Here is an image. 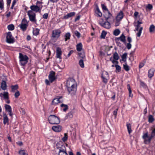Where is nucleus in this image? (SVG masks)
<instances>
[{
  "mask_svg": "<svg viewBox=\"0 0 155 155\" xmlns=\"http://www.w3.org/2000/svg\"><path fill=\"white\" fill-rule=\"evenodd\" d=\"M143 23L142 22H139V21H137L136 22V28H140L141 27H141L140 24Z\"/></svg>",
  "mask_w": 155,
  "mask_h": 155,
  "instance_id": "nucleus-49",
  "label": "nucleus"
},
{
  "mask_svg": "<svg viewBox=\"0 0 155 155\" xmlns=\"http://www.w3.org/2000/svg\"><path fill=\"white\" fill-rule=\"evenodd\" d=\"M16 143L18 145L20 146H22L23 144L22 142L21 141H19L16 142Z\"/></svg>",
  "mask_w": 155,
  "mask_h": 155,
  "instance_id": "nucleus-63",
  "label": "nucleus"
},
{
  "mask_svg": "<svg viewBox=\"0 0 155 155\" xmlns=\"http://www.w3.org/2000/svg\"><path fill=\"white\" fill-rule=\"evenodd\" d=\"M138 12H136V20L137 21H139V22H142V20L143 18V15L141 14L138 15Z\"/></svg>",
  "mask_w": 155,
  "mask_h": 155,
  "instance_id": "nucleus-21",
  "label": "nucleus"
},
{
  "mask_svg": "<svg viewBox=\"0 0 155 155\" xmlns=\"http://www.w3.org/2000/svg\"><path fill=\"white\" fill-rule=\"evenodd\" d=\"M28 26V23H21L20 25L21 28L24 31L26 29Z\"/></svg>",
  "mask_w": 155,
  "mask_h": 155,
  "instance_id": "nucleus-23",
  "label": "nucleus"
},
{
  "mask_svg": "<svg viewBox=\"0 0 155 155\" xmlns=\"http://www.w3.org/2000/svg\"><path fill=\"white\" fill-rule=\"evenodd\" d=\"M155 31V26L152 25H151L149 28V31L151 33H153Z\"/></svg>",
  "mask_w": 155,
  "mask_h": 155,
  "instance_id": "nucleus-33",
  "label": "nucleus"
},
{
  "mask_svg": "<svg viewBox=\"0 0 155 155\" xmlns=\"http://www.w3.org/2000/svg\"><path fill=\"white\" fill-rule=\"evenodd\" d=\"M115 67L116 68L115 71L116 73L120 72L121 70V68L120 66L118 65L115 64Z\"/></svg>",
  "mask_w": 155,
  "mask_h": 155,
  "instance_id": "nucleus-36",
  "label": "nucleus"
},
{
  "mask_svg": "<svg viewBox=\"0 0 155 155\" xmlns=\"http://www.w3.org/2000/svg\"><path fill=\"white\" fill-rule=\"evenodd\" d=\"M0 96L1 97H3L5 100L8 99L9 98L8 93V92H4L3 93H1Z\"/></svg>",
  "mask_w": 155,
  "mask_h": 155,
  "instance_id": "nucleus-22",
  "label": "nucleus"
},
{
  "mask_svg": "<svg viewBox=\"0 0 155 155\" xmlns=\"http://www.w3.org/2000/svg\"><path fill=\"white\" fill-rule=\"evenodd\" d=\"M126 126L128 133L130 134L132 131L131 130V125L129 123L127 122V123Z\"/></svg>",
  "mask_w": 155,
  "mask_h": 155,
  "instance_id": "nucleus-29",
  "label": "nucleus"
},
{
  "mask_svg": "<svg viewBox=\"0 0 155 155\" xmlns=\"http://www.w3.org/2000/svg\"><path fill=\"white\" fill-rule=\"evenodd\" d=\"M27 13L30 20L31 22L36 23L37 20L36 19L35 13L31 10L28 11Z\"/></svg>",
  "mask_w": 155,
  "mask_h": 155,
  "instance_id": "nucleus-5",
  "label": "nucleus"
},
{
  "mask_svg": "<svg viewBox=\"0 0 155 155\" xmlns=\"http://www.w3.org/2000/svg\"><path fill=\"white\" fill-rule=\"evenodd\" d=\"M49 123L51 124H58L60 122V118L55 115H51L48 117Z\"/></svg>",
  "mask_w": 155,
  "mask_h": 155,
  "instance_id": "nucleus-2",
  "label": "nucleus"
},
{
  "mask_svg": "<svg viewBox=\"0 0 155 155\" xmlns=\"http://www.w3.org/2000/svg\"><path fill=\"white\" fill-rule=\"evenodd\" d=\"M52 129L54 131L58 132L61 130L62 127L59 125L54 126L52 127Z\"/></svg>",
  "mask_w": 155,
  "mask_h": 155,
  "instance_id": "nucleus-15",
  "label": "nucleus"
},
{
  "mask_svg": "<svg viewBox=\"0 0 155 155\" xmlns=\"http://www.w3.org/2000/svg\"><path fill=\"white\" fill-rule=\"evenodd\" d=\"M48 14L47 13H45L43 15V18L44 19H46L48 18Z\"/></svg>",
  "mask_w": 155,
  "mask_h": 155,
  "instance_id": "nucleus-60",
  "label": "nucleus"
},
{
  "mask_svg": "<svg viewBox=\"0 0 155 155\" xmlns=\"http://www.w3.org/2000/svg\"><path fill=\"white\" fill-rule=\"evenodd\" d=\"M83 45L81 43H80L76 45V49L78 51H81L82 49Z\"/></svg>",
  "mask_w": 155,
  "mask_h": 155,
  "instance_id": "nucleus-28",
  "label": "nucleus"
},
{
  "mask_svg": "<svg viewBox=\"0 0 155 155\" xmlns=\"http://www.w3.org/2000/svg\"><path fill=\"white\" fill-rule=\"evenodd\" d=\"M120 33V31L119 29H115L113 31V34L115 36L118 35Z\"/></svg>",
  "mask_w": 155,
  "mask_h": 155,
  "instance_id": "nucleus-38",
  "label": "nucleus"
},
{
  "mask_svg": "<svg viewBox=\"0 0 155 155\" xmlns=\"http://www.w3.org/2000/svg\"><path fill=\"white\" fill-rule=\"evenodd\" d=\"M55 72L53 71H52L50 72L48 78L51 83H52L56 79L55 77Z\"/></svg>",
  "mask_w": 155,
  "mask_h": 155,
  "instance_id": "nucleus-10",
  "label": "nucleus"
},
{
  "mask_svg": "<svg viewBox=\"0 0 155 155\" xmlns=\"http://www.w3.org/2000/svg\"><path fill=\"white\" fill-rule=\"evenodd\" d=\"M127 87L128 90L129 91V96L130 97H132L133 96V94H131V91L129 84H127Z\"/></svg>",
  "mask_w": 155,
  "mask_h": 155,
  "instance_id": "nucleus-44",
  "label": "nucleus"
},
{
  "mask_svg": "<svg viewBox=\"0 0 155 155\" xmlns=\"http://www.w3.org/2000/svg\"><path fill=\"white\" fill-rule=\"evenodd\" d=\"M58 155H68L66 151H58Z\"/></svg>",
  "mask_w": 155,
  "mask_h": 155,
  "instance_id": "nucleus-50",
  "label": "nucleus"
},
{
  "mask_svg": "<svg viewBox=\"0 0 155 155\" xmlns=\"http://www.w3.org/2000/svg\"><path fill=\"white\" fill-rule=\"evenodd\" d=\"M1 87L3 90H5L7 88V85L5 81H2L1 83Z\"/></svg>",
  "mask_w": 155,
  "mask_h": 155,
  "instance_id": "nucleus-25",
  "label": "nucleus"
},
{
  "mask_svg": "<svg viewBox=\"0 0 155 155\" xmlns=\"http://www.w3.org/2000/svg\"><path fill=\"white\" fill-rule=\"evenodd\" d=\"M61 32L59 29H54L52 31L51 35V40L55 42L60 37Z\"/></svg>",
  "mask_w": 155,
  "mask_h": 155,
  "instance_id": "nucleus-3",
  "label": "nucleus"
},
{
  "mask_svg": "<svg viewBox=\"0 0 155 155\" xmlns=\"http://www.w3.org/2000/svg\"><path fill=\"white\" fill-rule=\"evenodd\" d=\"M75 12H71L67 15H65L62 18L63 19H67L69 18L74 16L75 15Z\"/></svg>",
  "mask_w": 155,
  "mask_h": 155,
  "instance_id": "nucleus-17",
  "label": "nucleus"
},
{
  "mask_svg": "<svg viewBox=\"0 0 155 155\" xmlns=\"http://www.w3.org/2000/svg\"><path fill=\"white\" fill-rule=\"evenodd\" d=\"M155 136V128H154L152 131L151 134V137H153Z\"/></svg>",
  "mask_w": 155,
  "mask_h": 155,
  "instance_id": "nucleus-61",
  "label": "nucleus"
},
{
  "mask_svg": "<svg viewBox=\"0 0 155 155\" xmlns=\"http://www.w3.org/2000/svg\"><path fill=\"white\" fill-rule=\"evenodd\" d=\"M140 86L144 88H146L147 87V85H146V84L143 82L141 80H140Z\"/></svg>",
  "mask_w": 155,
  "mask_h": 155,
  "instance_id": "nucleus-56",
  "label": "nucleus"
},
{
  "mask_svg": "<svg viewBox=\"0 0 155 155\" xmlns=\"http://www.w3.org/2000/svg\"><path fill=\"white\" fill-rule=\"evenodd\" d=\"M40 30L37 28H35L34 30L33 31V33L34 35L37 36L39 35Z\"/></svg>",
  "mask_w": 155,
  "mask_h": 155,
  "instance_id": "nucleus-34",
  "label": "nucleus"
},
{
  "mask_svg": "<svg viewBox=\"0 0 155 155\" xmlns=\"http://www.w3.org/2000/svg\"><path fill=\"white\" fill-rule=\"evenodd\" d=\"M146 62V60L144 59L143 61L140 63L139 65V68L140 69L142 68Z\"/></svg>",
  "mask_w": 155,
  "mask_h": 155,
  "instance_id": "nucleus-40",
  "label": "nucleus"
},
{
  "mask_svg": "<svg viewBox=\"0 0 155 155\" xmlns=\"http://www.w3.org/2000/svg\"><path fill=\"white\" fill-rule=\"evenodd\" d=\"M127 47L128 49H130L131 47V45L130 43H127Z\"/></svg>",
  "mask_w": 155,
  "mask_h": 155,
  "instance_id": "nucleus-64",
  "label": "nucleus"
},
{
  "mask_svg": "<svg viewBox=\"0 0 155 155\" xmlns=\"http://www.w3.org/2000/svg\"><path fill=\"white\" fill-rule=\"evenodd\" d=\"M19 58L20 63L21 65H25L28 62V58L26 55H23L22 53H20Z\"/></svg>",
  "mask_w": 155,
  "mask_h": 155,
  "instance_id": "nucleus-4",
  "label": "nucleus"
},
{
  "mask_svg": "<svg viewBox=\"0 0 155 155\" xmlns=\"http://www.w3.org/2000/svg\"><path fill=\"white\" fill-rule=\"evenodd\" d=\"M57 150L58 151H66V147L62 142H59L56 144Z\"/></svg>",
  "mask_w": 155,
  "mask_h": 155,
  "instance_id": "nucleus-7",
  "label": "nucleus"
},
{
  "mask_svg": "<svg viewBox=\"0 0 155 155\" xmlns=\"http://www.w3.org/2000/svg\"><path fill=\"white\" fill-rule=\"evenodd\" d=\"M11 91L13 92H15L16 91H17L18 88V86L17 84H16L14 85H12L11 86Z\"/></svg>",
  "mask_w": 155,
  "mask_h": 155,
  "instance_id": "nucleus-26",
  "label": "nucleus"
},
{
  "mask_svg": "<svg viewBox=\"0 0 155 155\" xmlns=\"http://www.w3.org/2000/svg\"><path fill=\"white\" fill-rule=\"evenodd\" d=\"M30 8L31 10L32 11H34L35 12H38L41 11V9L37 5H32L30 6Z\"/></svg>",
  "mask_w": 155,
  "mask_h": 155,
  "instance_id": "nucleus-12",
  "label": "nucleus"
},
{
  "mask_svg": "<svg viewBox=\"0 0 155 155\" xmlns=\"http://www.w3.org/2000/svg\"><path fill=\"white\" fill-rule=\"evenodd\" d=\"M123 67H124V69L126 71H129V67L128 65H127V64H124Z\"/></svg>",
  "mask_w": 155,
  "mask_h": 155,
  "instance_id": "nucleus-51",
  "label": "nucleus"
},
{
  "mask_svg": "<svg viewBox=\"0 0 155 155\" xmlns=\"http://www.w3.org/2000/svg\"><path fill=\"white\" fill-rule=\"evenodd\" d=\"M6 41L8 43H13L14 42V38L12 37L11 33L8 32L6 36Z\"/></svg>",
  "mask_w": 155,
  "mask_h": 155,
  "instance_id": "nucleus-9",
  "label": "nucleus"
},
{
  "mask_svg": "<svg viewBox=\"0 0 155 155\" xmlns=\"http://www.w3.org/2000/svg\"><path fill=\"white\" fill-rule=\"evenodd\" d=\"M95 13L96 14L95 15L97 16L101 17L102 16V13L100 12V9L98 7H97L95 11Z\"/></svg>",
  "mask_w": 155,
  "mask_h": 155,
  "instance_id": "nucleus-20",
  "label": "nucleus"
},
{
  "mask_svg": "<svg viewBox=\"0 0 155 155\" xmlns=\"http://www.w3.org/2000/svg\"><path fill=\"white\" fill-rule=\"evenodd\" d=\"M78 55L79 57L81 58L82 59L85 58V56L84 54H82L81 53H79Z\"/></svg>",
  "mask_w": 155,
  "mask_h": 155,
  "instance_id": "nucleus-58",
  "label": "nucleus"
},
{
  "mask_svg": "<svg viewBox=\"0 0 155 155\" xmlns=\"http://www.w3.org/2000/svg\"><path fill=\"white\" fill-rule=\"evenodd\" d=\"M107 33L105 31H103L101 35V38L104 39L105 38Z\"/></svg>",
  "mask_w": 155,
  "mask_h": 155,
  "instance_id": "nucleus-41",
  "label": "nucleus"
},
{
  "mask_svg": "<svg viewBox=\"0 0 155 155\" xmlns=\"http://www.w3.org/2000/svg\"><path fill=\"white\" fill-rule=\"evenodd\" d=\"M101 7L102 9L104 10V12L108 10L107 9V7L104 4H101Z\"/></svg>",
  "mask_w": 155,
  "mask_h": 155,
  "instance_id": "nucleus-52",
  "label": "nucleus"
},
{
  "mask_svg": "<svg viewBox=\"0 0 155 155\" xmlns=\"http://www.w3.org/2000/svg\"><path fill=\"white\" fill-rule=\"evenodd\" d=\"M66 86L70 94L72 96L75 94L77 91V83L74 79L72 78H68L67 81Z\"/></svg>",
  "mask_w": 155,
  "mask_h": 155,
  "instance_id": "nucleus-1",
  "label": "nucleus"
},
{
  "mask_svg": "<svg viewBox=\"0 0 155 155\" xmlns=\"http://www.w3.org/2000/svg\"><path fill=\"white\" fill-rule=\"evenodd\" d=\"M74 111L72 110L68 113L66 116V117L67 118H71L73 117V114L74 113Z\"/></svg>",
  "mask_w": 155,
  "mask_h": 155,
  "instance_id": "nucleus-27",
  "label": "nucleus"
},
{
  "mask_svg": "<svg viewBox=\"0 0 155 155\" xmlns=\"http://www.w3.org/2000/svg\"><path fill=\"white\" fill-rule=\"evenodd\" d=\"M8 29L9 30L12 31L14 29V26L13 24H10L8 25Z\"/></svg>",
  "mask_w": 155,
  "mask_h": 155,
  "instance_id": "nucleus-46",
  "label": "nucleus"
},
{
  "mask_svg": "<svg viewBox=\"0 0 155 155\" xmlns=\"http://www.w3.org/2000/svg\"><path fill=\"white\" fill-rule=\"evenodd\" d=\"M79 64L81 68H84V64L83 60L82 59H81L79 60Z\"/></svg>",
  "mask_w": 155,
  "mask_h": 155,
  "instance_id": "nucleus-45",
  "label": "nucleus"
},
{
  "mask_svg": "<svg viewBox=\"0 0 155 155\" xmlns=\"http://www.w3.org/2000/svg\"><path fill=\"white\" fill-rule=\"evenodd\" d=\"M68 136L67 133H64V136L62 138V140L63 142L66 141L68 139Z\"/></svg>",
  "mask_w": 155,
  "mask_h": 155,
  "instance_id": "nucleus-48",
  "label": "nucleus"
},
{
  "mask_svg": "<svg viewBox=\"0 0 155 155\" xmlns=\"http://www.w3.org/2000/svg\"><path fill=\"white\" fill-rule=\"evenodd\" d=\"M4 8V4L3 0H0V9L2 10Z\"/></svg>",
  "mask_w": 155,
  "mask_h": 155,
  "instance_id": "nucleus-53",
  "label": "nucleus"
},
{
  "mask_svg": "<svg viewBox=\"0 0 155 155\" xmlns=\"http://www.w3.org/2000/svg\"><path fill=\"white\" fill-rule=\"evenodd\" d=\"M3 123L4 125H8L9 124V119L7 115L4 113H3Z\"/></svg>",
  "mask_w": 155,
  "mask_h": 155,
  "instance_id": "nucleus-13",
  "label": "nucleus"
},
{
  "mask_svg": "<svg viewBox=\"0 0 155 155\" xmlns=\"http://www.w3.org/2000/svg\"><path fill=\"white\" fill-rule=\"evenodd\" d=\"M101 78L103 79V82L105 84H107L109 79L108 72L106 71H103L101 74Z\"/></svg>",
  "mask_w": 155,
  "mask_h": 155,
  "instance_id": "nucleus-6",
  "label": "nucleus"
},
{
  "mask_svg": "<svg viewBox=\"0 0 155 155\" xmlns=\"http://www.w3.org/2000/svg\"><path fill=\"white\" fill-rule=\"evenodd\" d=\"M71 34L69 32H68L65 34L64 37L65 38V41H67L68 40L70 39L71 37Z\"/></svg>",
  "mask_w": 155,
  "mask_h": 155,
  "instance_id": "nucleus-32",
  "label": "nucleus"
},
{
  "mask_svg": "<svg viewBox=\"0 0 155 155\" xmlns=\"http://www.w3.org/2000/svg\"><path fill=\"white\" fill-rule=\"evenodd\" d=\"M153 8V6L152 5L148 4L146 6V9H148L149 10H151Z\"/></svg>",
  "mask_w": 155,
  "mask_h": 155,
  "instance_id": "nucleus-54",
  "label": "nucleus"
},
{
  "mask_svg": "<svg viewBox=\"0 0 155 155\" xmlns=\"http://www.w3.org/2000/svg\"><path fill=\"white\" fill-rule=\"evenodd\" d=\"M127 55V53H125L121 56L122 58V60L124 62H126Z\"/></svg>",
  "mask_w": 155,
  "mask_h": 155,
  "instance_id": "nucleus-37",
  "label": "nucleus"
},
{
  "mask_svg": "<svg viewBox=\"0 0 155 155\" xmlns=\"http://www.w3.org/2000/svg\"><path fill=\"white\" fill-rule=\"evenodd\" d=\"M154 120L153 117L152 115H149L148 117V121L150 123H152Z\"/></svg>",
  "mask_w": 155,
  "mask_h": 155,
  "instance_id": "nucleus-43",
  "label": "nucleus"
},
{
  "mask_svg": "<svg viewBox=\"0 0 155 155\" xmlns=\"http://www.w3.org/2000/svg\"><path fill=\"white\" fill-rule=\"evenodd\" d=\"M123 16L124 15L123 12H122V11H121L118 14L116 17V19L117 21H120L123 18Z\"/></svg>",
  "mask_w": 155,
  "mask_h": 155,
  "instance_id": "nucleus-19",
  "label": "nucleus"
},
{
  "mask_svg": "<svg viewBox=\"0 0 155 155\" xmlns=\"http://www.w3.org/2000/svg\"><path fill=\"white\" fill-rule=\"evenodd\" d=\"M155 70L153 68L150 69L148 72V77L151 78L154 75Z\"/></svg>",
  "mask_w": 155,
  "mask_h": 155,
  "instance_id": "nucleus-18",
  "label": "nucleus"
},
{
  "mask_svg": "<svg viewBox=\"0 0 155 155\" xmlns=\"http://www.w3.org/2000/svg\"><path fill=\"white\" fill-rule=\"evenodd\" d=\"M61 106L62 107H64L63 108V110L64 111H66L68 109V106L66 104H61Z\"/></svg>",
  "mask_w": 155,
  "mask_h": 155,
  "instance_id": "nucleus-39",
  "label": "nucleus"
},
{
  "mask_svg": "<svg viewBox=\"0 0 155 155\" xmlns=\"http://www.w3.org/2000/svg\"><path fill=\"white\" fill-rule=\"evenodd\" d=\"M60 102L59 99L58 98H54L52 102V104L54 105H56Z\"/></svg>",
  "mask_w": 155,
  "mask_h": 155,
  "instance_id": "nucleus-31",
  "label": "nucleus"
},
{
  "mask_svg": "<svg viewBox=\"0 0 155 155\" xmlns=\"http://www.w3.org/2000/svg\"><path fill=\"white\" fill-rule=\"evenodd\" d=\"M19 153L20 155H28V153L24 150H19Z\"/></svg>",
  "mask_w": 155,
  "mask_h": 155,
  "instance_id": "nucleus-42",
  "label": "nucleus"
},
{
  "mask_svg": "<svg viewBox=\"0 0 155 155\" xmlns=\"http://www.w3.org/2000/svg\"><path fill=\"white\" fill-rule=\"evenodd\" d=\"M113 56L114 59L115 60H118L119 58V56L116 51L114 53Z\"/></svg>",
  "mask_w": 155,
  "mask_h": 155,
  "instance_id": "nucleus-35",
  "label": "nucleus"
},
{
  "mask_svg": "<svg viewBox=\"0 0 155 155\" xmlns=\"http://www.w3.org/2000/svg\"><path fill=\"white\" fill-rule=\"evenodd\" d=\"M104 17L106 21L107 20L111 18L112 17V15L109 10L104 12Z\"/></svg>",
  "mask_w": 155,
  "mask_h": 155,
  "instance_id": "nucleus-14",
  "label": "nucleus"
},
{
  "mask_svg": "<svg viewBox=\"0 0 155 155\" xmlns=\"http://www.w3.org/2000/svg\"><path fill=\"white\" fill-rule=\"evenodd\" d=\"M118 110V108L116 109L113 112V114L115 118L117 117V111Z\"/></svg>",
  "mask_w": 155,
  "mask_h": 155,
  "instance_id": "nucleus-59",
  "label": "nucleus"
},
{
  "mask_svg": "<svg viewBox=\"0 0 155 155\" xmlns=\"http://www.w3.org/2000/svg\"><path fill=\"white\" fill-rule=\"evenodd\" d=\"M74 34L77 37L79 38L81 36L80 33L78 31H75Z\"/></svg>",
  "mask_w": 155,
  "mask_h": 155,
  "instance_id": "nucleus-57",
  "label": "nucleus"
},
{
  "mask_svg": "<svg viewBox=\"0 0 155 155\" xmlns=\"http://www.w3.org/2000/svg\"><path fill=\"white\" fill-rule=\"evenodd\" d=\"M149 137L148 136V133H146L144 134L143 136V138L144 139V140Z\"/></svg>",
  "mask_w": 155,
  "mask_h": 155,
  "instance_id": "nucleus-62",
  "label": "nucleus"
},
{
  "mask_svg": "<svg viewBox=\"0 0 155 155\" xmlns=\"http://www.w3.org/2000/svg\"><path fill=\"white\" fill-rule=\"evenodd\" d=\"M5 110L8 112V114L9 116L12 117L13 114L12 113V109L11 107L9 105L5 104Z\"/></svg>",
  "mask_w": 155,
  "mask_h": 155,
  "instance_id": "nucleus-11",
  "label": "nucleus"
},
{
  "mask_svg": "<svg viewBox=\"0 0 155 155\" xmlns=\"http://www.w3.org/2000/svg\"><path fill=\"white\" fill-rule=\"evenodd\" d=\"M20 93L19 91H16L14 94L15 97V98H17L20 96Z\"/></svg>",
  "mask_w": 155,
  "mask_h": 155,
  "instance_id": "nucleus-55",
  "label": "nucleus"
},
{
  "mask_svg": "<svg viewBox=\"0 0 155 155\" xmlns=\"http://www.w3.org/2000/svg\"><path fill=\"white\" fill-rule=\"evenodd\" d=\"M117 40H120V41L124 43H126V37L123 34H122L120 36L117 38Z\"/></svg>",
  "mask_w": 155,
  "mask_h": 155,
  "instance_id": "nucleus-24",
  "label": "nucleus"
},
{
  "mask_svg": "<svg viewBox=\"0 0 155 155\" xmlns=\"http://www.w3.org/2000/svg\"><path fill=\"white\" fill-rule=\"evenodd\" d=\"M152 137H148L147 139H145L144 142L146 144L149 143L151 141Z\"/></svg>",
  "mask_w": 155,
  "mask_h": 155,
  "instance_id": "nucleus-47",
  "label": "nucleus"
},
{
  "mask_svg": "<svg viewBox=\"0 0 155 155\" xmlns=\"http://www.w3.org/2000/svg\"><path fill=\"white\" fill-rule=\"evenodd\" d=\"M62 53L61 48L59 47H57L56 49V58L60 59H61Z\"/></svg>",
  "mask_w": 155,
  "mask_h": 155,
  "instance_id": "nucleus-16",
  "label": "nucleus"
},
{
  "mask_svg": "<svg viewBox=\"0 0 155 155\" xmlns=\"http://www.w3.org/2000/svg\"><path fill=\"white\" fill-rule=\"evenodd\" d=\"M101 20L102 21H100L99 23L102 26L107 29H109L110 28V24L109 22L107 20L105 22H103L102 19Z\"/></svg>",
  "mask_w": 155,
  "mask_h": 155,
  "instance_id": "nucleus-8",
  "label": "nucleus"
},
{
  "mask_svg": "<svg viewBox=\"0 0 155 155\" xmlns=\"http://www.w3.org/2000/svg\"><path fill=\"white\" fill-rule=\"evenodd\" d=\"M143 29V27H141L140 28H136V31H138V32L137 33L138 37H140Z\"/></svg>",
  "mask_w": 155,
  "mask_h": 155,
  "instance_id": "nucleus-30",
  "label": "nucleus"
}]
</instances>
